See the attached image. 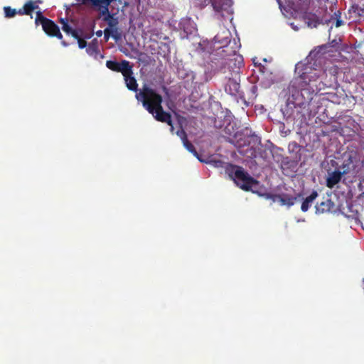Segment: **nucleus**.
<instances>
[{"label": "nucleus", "mask_w": 364, "mask_h": 364, "mask_svg": "<svg viewBox=\"0 0 364 364\" xmlns=\"http://www.w3.org/2000/svg\"><path fill=\"white\" fill-rule=\"evenodd\" d=\"M328 46L323 45L311 51L303 61L295 66L299 75L289 84L288 101L295 106H302L311 101L313 95L325 87L323 82L326 71L321 67Z\"/></svg>", "instance_id": "nucleus-1"}, {"label": "nucleus", "mask_w": 364, "mask_h": 364, "mask_svg": "<svg viewBox=\"0 0 364 364\" xmlns=\"http://www.w3.org/2000/svg\"><path fill=\"white\" fill-rule=\"evenodd\" d=\"M136 98L142 102L144 107L151 113L154 118L160 122H166L171 126V132L173 133V126L171 124V115L163 110L161 102L162 97L156 91L144 85L142 89L136 93Z\"/></svg>", "instance_id": "nucleus-2"}, {"label": "nucleus", "mask_w": 364, "mask_h": 364, "mask_svg": "<svg viewBox=\"0 0 364 364\" xmlns=\"http://www.w3.org/2000/svg\"><path fill=\"white\" fill-rule=\"evenodd\" d=\"M242 65V57L237 55L235 51L234 54L229 58L225 59L224 66L221 68V71L226 73L228 71L229 74L226 75L228 78V82L225 85V92L232 96H240V70Z\"/></svg>", "instance_id": "nucleus-3"}, {"label": "nucleus", "mask_w": 364, "mask_h": 364, "mask_svg": "<svg viewBox=\"0 0 364 364\" xmlns=\"http://www.w3.org/2000/svg\"><path fill=\"white\" fill-rule=\"evenodd\" d=\"M245 134L237 133L235 135V145L240 149L239 151L248 157L254 158L256 156L257 150L259 149L261 145L260 138L252 134L251 131L245 129Z\"/></svg>", "instance_id": "nucleus-4"}, {"label": "nucleus", "mask_w": 364, "mask_h": 364, "mask_svg": "<svg viewBox=\"0 0 364 364\" xmlns=\"http://www.w3.org/2000/svg\"><path fill=\"white\" fill-rule=\"evenodd\" d=\"M226 171L235 183L242 189L256 192L259 183L251 177L244 168L237 166L228 165Z\"/></svg>", "instance_id": "nucleus-5"}, {"label": "nucleus", "mask_w": 364, "mask_h": 364, "mask_svg": "<svg viewBox=\"0 0 364 364\" xmlns=\"http://www.w3.org/2000/svg\"><path fill=\"white\" fill-rule=\"evenodd\" d=\"M343 159V164L340 166L343 173H349L352 176H355L364 167L363 156L358 151L349 150L345 152Z\"/></svg>", "instance_id": "nucleus-6"}, {"label": "nucleus", "mask_w": 364, "mask_h": 364, "mask_svg": "<svg viewBox=\"0 0 364 364\" xmlns=\"http://www.w3.org/2000/svg\"><path fill=\"white\" fill-rule=\"evenodd\" d=\"M35 22L37 25L41 23L43 31L48 35L51 36H56L59 39L63 38L58 26L51 20L43 17L40 11L36 12V18L35 19Z\"/></svg>", "instance_id": "nucleus-7"}, {"label": "nucleus", "mask_w": 364, "mask_h": 364, "mask_svg": "<svg viewBox=\"0 0 364 364\" xmlns=\"http://www.w3.org/2000/svg\"><path fill=\"white\" fill-rule=\"evenodd\" d=\"M196 4L200 7H203L208 4L211 3L213 9L216 11H225L228 14L232 13V0H195Z\"/></svg>", "instance_id": "nucleus-8"}, {"label": "nucleus", "mask_w": 364, "mask_h": 364, "mask_svg": "<svg viewBox=\"0 0 364 364\" xmlns=\"http://www.w3.org/2000/svg\"><path fill=\"white\" fill-rule=\"evenodd\" d=\"M176 134L180 137L181 139L183 146L186 147V149L189 151L191 153H192L200 161L203 163H210V164H213L215 167H220L222 166V162L220 161H208L204 160L203 159L200 158L197 151H196L193 145L188 141L186 134L183 131V129L180 128L177 130Z\"/></svg>", "instance_id": "nucleus-9"}, {"label": "nucleus", "mask_w": 364, "mask_h": 364, "mask_svg": "<svg viewBox=\"0 0 364 364\" xmlns=\"http://www.w3.org/2000/svg\"><path fill=\"white\" fill-rule=\"evenodd\" d=\"M301 197V195L300 193H296L294 195L282 193V194L276 196L274 200L276 202H279L282 205H286L287 207H291Z\"/></svg>", "instance_id": "nucleus-10"}, {"label": "nucleus", "mask_w": 364, "mask_h": 364, "mask_svg": "<svg viewBox=\"0 0 364 364\" xmlns=\"http://www.w3.org/2000/svg\"><path fill=\"white\" fill-rule=\"evenodd\" d=\"M180 28L186 33L188 38L189 35H194L197 31L195 22L190 18H182L180 22Z\"/></svg>", "instance_id": "nucleus-11"}, {"label": "nucleus", "mask_w": 364, "mask_h": 364, "mask_svg": "<svg viewBox=\"0 0 364 364\" xmlns=\"http://www.w3.org/2000/svg\"><path fill=\"white\" fill-rule=\"evenodd\" d=\"M345 174L346 173H343V170H341L340 168L334 171L328 172L326 179V186L330 188H333L337 183L340 182L342 176Z\"/></svg>", "instance_id": "nucleus-12"}, {"label": "nucleus", "mask_w": 364, "mask_h": 364, "mask_svg": "<svg viewBox=\"0 0 364 364\" xmlns=\"http://www.w3.org/2000/svg\"><path fill=\"white\" fill-rule=\"evenodd\" d=\"M86 52L90 56L94 58L96 60L103 59L105 57L103 54L100 53L97 41L96 39L92 41L88 45L87 48H86Z\"/></svg>", "instance_id": "nucleus-13"}, {"label": "nucleus", "mask_w": 364, "mask_h": 364, "mask_svg": "<svg viewBox=\"0 0 364 364\" xmlns=\"http://www.w3.org/2000/svg\"><path fill=\"white\" fill-rule=\"evenodd\" d=\"M114 0H95L93 6L98 9L101 16L109 12V6Z\"/></svg>", "instance_id": "nucleus-14"}, {"label": "nucleus", "mask_w": 364, "mask_h": 364, "mask_svg": "<svg viewBox=\"0 0 364 364\" xmlns=\"http://www.w3.org/2000/svg\"><path fill=\"white\" fill-rule=\"evenodd\" d=\"M230 33L229 31L225 29V30H223L222 35H220V34L216 35L214 37L213 41H214L215 43H220V44L223 45V46L224 45H226L230 42Z\"/></svg>", "instance_id": "nucleus-15"}, {"label": "nucleus", "mask_w": 364, "mask_h": 364, "mask_svg": "<svg viewBox=\"0 0 364 364\" xmlns=\"http://www.w3.org/2000/svg\"><path fill=\"white\" fill-rule=\"evenodd\" d=\"M72 36L77 40L78 46L82 49L87 46V43L85 39H89L92 37V34L82 35L79 31L72 32Z\"/></svg>", "instance_id": "nucleus-16"}, {"label": "nucleus", "mask_w": 364, "mask_h": 364, "mask_svg": "<svg viewBox=\"0 0 364 364\" xmlns=\"http://www.w3.org/2000/svg\"><path fill=\"white\" fill-rule=\"evenodd\" d=\"M318 193L314 191L310 196L306 197L301 204V209L303 212H306L311 205L314 200L317 198Z\"/></svg>", "instance_id": "nucleus-17"}, {"label": "nucleus", "mask_w": 364, "mask_h": 364, "mask_svg": "<svg viewBox=\"0 0 364 364\" xmlns=\"http://www.w3.org/2000/svg\"><path fill=\"white\" fill-rule=\"evenodd\" d=\"M37 9H38L37 1H28L24 5L22 9L18 11V14L30 15L31 12Z\"/></svg>", "instance_id": "nucleus-18"}, {"label": "nucleus", "mask_w": 364, "mask_h": 364, "mask_svg": "<svg viewBox=\"0 0 364 364\" xmlns=\"http://www.w3.org/2000/svg\"><path fill=\"white\" fill-rule=\"evenodd\" d=\"M122 73L123 76L133 74L132 67L130 65L129 62L127 60H122L119 63L118 71Z\"/></svg>", "instance_id": "nucleus-19"}, {"label": "nucleus", "mask_w": 364, "mask_h": 364, "mask_svg": "<svg viewBox=\"0 0 364 364\" xmlns=\"http://www.w3.org/2000/svg\"><path fill=\"white\" fill-rule=\"evenodd\" d=\"M103 20L108 24L107 28H116L118 24V20L114 16V14H111L109 12L105 14L102 16Z\"/></svg>", "instance_id": "nucleus-20"}, {"label": "nucleus", "mask_w": 364, "mask_h": 364, "mask_svg": "<svg viewBox=\"0 0 364 364\" xmlns=\"http://www.w3.org/2000/svg\"><path fill=\"white\" fill-rule=\"evenodd\" d=\"M124 78L127 88L130 90L136 92L138 85L136 79L133 76V74L125 75L124 76Z\"/></svg>", "instance_id": "nucleus-21"}, {"label": "nucleus", "mask_w": 364, "mask_h": 364, "mask_svg": "<svg viewBox=\"0 0 364 364\" xmlns=\"http://www.w3.org/2000/svg\"><path fill=\"white\" fill-rule=\"evenodd\" d=\"M333 206V203L331 200H326V201L321 202L320 204L316 206V211L317 213H323L325 212L330 211Z\"/></svg>", "instance_id": "nucleus-22"}, {"label": "nucleus", "mask_w": 364, "mask_h": 364, "mask_svg": "<svg viewBox=\"0 0 364 364\" xmlns=\"http://www.w3.org/2000/svg\"><path fill=\"white\" fill-rule=\"evenodd\" d=\"M309 27L316 28L319 23L318 18L315 15H309L306 18Z\"/></svg>", "instance_id": "nucleus-23"}, {"label": "nucleus", "mask_w": 364, "mask_h": 364, "mask_svg": "<svg viewBox=\"0 0 364 364\" xmlns=\"http://www.w3.org/2000/svg\"><path fill=\"white\" fill-rule=\"evenodd\" d=\"M60 23L62 24V29L64 32L67 33L68 34H71L73 31H77L76 30H73L70 28V26L68 24V20L61 18Z\"/></svg>", "instance_id": "nucleus-24"}, {"label": "nucleus", "mask_w": 364, "mask_h": 364, "mask_svg": "<svg viewBox=\"0 0 364 364\" xmlns=\"http://www.w3.org/2000/svg\"><path fill=\"white\" fill-rule=\"evenodd\" d=\"M106 66L107 68L113 70V71H118V67H119V63L116 61L112 60H107L106 62Z\"/></svg>", "instance_id": "nucleus-25"}, {"label": "nucleus", "mask_w": 364, "mask_h": 364, "mask_svg": "<svg viewBox=\"0 0 364 364\" xmlns=\"http://www.w3.org/2000/svg\"><path fill=\"white\" fill-rule=\"evenodd\" d=\"M5 16L7 18L14 17L16 14V11L10 7H4Z\"/></svg>", "instance_id": "nucleus-26"}, {"label": "nucleus", "mask_w": 364, "mask_h": 364, "mask_svg": "<svg viewBox=\"0 0 364 364\" xmlns=\"http://www.w3.org/2000/svg\"><path fill=\"white\" fill-rule=\"evenodd\" d=\"M109 29L110 30L111 37H112L116 41L120 38L121 35L117 27Z\"/></svg>", "instance_id": "nucleus-27"}, {"label": "nucleus", "mask_w": 364, "mask_h": 364, "mask_svg": "<svg viewBox=\"0 0 364 364\" xmlns=\"http://www.w3.org/2000/svg\"><path fill=\"white\" fill-rule=\"evenodd\" d=\"M104 34H105V39L106 41H107L109 38V37L111 36V34H110V30L108 29V28H105V31H104Z\"/></svg>", "instance_id": "nucleus-28"}, {"label": "nucleus", "mask_w": 364, "mask_h": 364, "mask_svg": "<svg viewBox=\"0 0 364 364\" xmlns=\"http://www.w3.org/2000/svg\"><path fill=\"white\" fill-rule=\"evenodd\" d=\"M77 1L84 4L91 3L93 5L95 0H77Z\"/></svg>", "instance_id": "nucleus-29"}, {"label": "nucleus", "mask_w": 364, "mask_h": 364, "mask_svg": "<svg viewBox=\"0 0 364 364\" xmlns=\"http://www.w3.org/2000/svg\"><path fill=\"white\" fill-rule=\"evenodd\" d=\"M258 68L259 71L262 73V75H264L266 68L264 66L261 65L260 63H259L258 65Z\"/></svg>", "instance_id": "nucleus-30"}, {"label": "nucleus", "mask_w": 364, "mask_h": 364, "mask_svg": "<svg viewBox=\"0 0 364 364\" xmlns=\"http://www.w3.org/2000/svg\"><path fill=\"white\" fill-rule=\"evenodd\" d=\"M290 26H291V27L294 31H298V30H299L298 26H296V25H294V23H290Z\"/></svg>", "instance_id": "nucleus-31"}, {"label": "nucleus", "mask_w": 364, "mask_h": 364, "mask_svg": "<svg viewBox=\"0 0 364 364\" xmlns=\"http://www.w3.org/2000/svg\"><path fill=\"white\" fill-rule=\"evenodd\" d=\"M341 23H342V21L341 20H337L336 26L339 27L341 25Z\"/></svg>", "instance_id": "nucleus-32"}, {"label": "nucleus", "mask_w": 364, "mask_h": 364, "mask_svg": "<svg viewBox=\"0 0 364 364\" xmlns=\"http://www.w3.org/2000/svg\"><path fill=\"white\" fill-rule=\"evenodd\" d=\"M96 35L98 36V37H100L102 35V31H98L96 32Z\"/></svg>", "instance_id": "nucleus-33"}, {"label": "nucleus", "mask_w": 364, "mask_h": 364, "mask_svg": "<svg viewBox=\"0 0 364 364\" xmlns=\"http://www.w3.org/2000/svg\"><path fill=\"white\" fill-rule=\"evenodd\" d=\"M277 2L279 3V4L280 5V0H277ZM289 3L291 4H294V0H287Z\"/></svg>", "instance_id": "nucleus-34"}, {"label": "nucleus", "mask_w": 364, "mask_h": 364, "mask_svg": "<svg viewBox=\"0 0 364 364\" xmlns=\"http://www.w3.org/2000/svg\"><path fill=\"white\" fill-rule=\"evenodd\" d=\"M62 44L64 46H68V44L65 41H62Z\"/></svg>", "instance_id": "nucleus-35"}, {"label": "nucleus", "mask_w": 364, "mask_h": 364, "mask_svg": "<svg viewBox=\"0 0 364 364\" xmlns=\"http://www.w3.org/2000/svg\"><path fill=\"white\" fill-rule=\"evenodd\" d=\"M253 62H254L255 65H257V63L255 62V59L253 60Z\"/></svg>", "instance_id": "nucleus-36"}, {"label": "nucleus", "mask_w": 364, "mask_h": 364, "mask_svg": "<svg viewBox=\"0 0 364 364\" xmlns=\"http://www.w3.org/2000/svg\"><path fill=\"white\" fill-rule=\"evenodd\" d=\"M272 82H273V80L271 78V79H270V82H269V84L272 83Z\"/></svg>", "instance_id": "nucleus-37"}]
</instances>
